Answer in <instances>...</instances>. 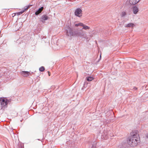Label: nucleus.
Instances as JSON below:
<instances>
[{
	"label": "nucleus",
	"mask_w": 148,
	"mask_h": 148,
	"mask_svg": "<svg viewBox=\"0 0 148 148\" xmlns=\"http://www.w3.org/2000/svg\"><path fill=\"white\" fill-rule=\"evenodd\" d=\"M140 141L139 135L136 133H133L130 137L128 143L130 146L135 147L137 145Z\"/></svg>",
	"instance_id": "f257e3e1"
},
{
	"label": "nucleus",
	"mask_w": 148,
	"mask_h": 148,
	"mask_svg": "<svg viewBox=\"0 0 148 148\" xmlns=\"http://www.w3.org/2000/svg\"><path fill=\"white\" fill-rule=\"evenodd\" d=\"M8 101L6 98L4 97L0 98V104L1 109H4L7 107Z\"/></svg>",
	"instance_id": "f03ea898"
},
{
	"label": "nucleus",
	"mask_w": 148,
	"mask_h": 148,
	"mask_svg": "<svg viewBox=\"0 0 148 148\" xmlns=\"http://www.w3.org/2000/svg\"><path fill=\"white\" fill-rule=\"evenodd\" d=\"M74 14L77 16L81 17L82 16V11L80 8H78L75 10Z\"/></svg>",
	"instance_id": "7ed1b4c3"
},
{
	"label": "nucleus",
	"mask_w": 148,
	"mask_h": 148,
	"mask_svg": "<svg viewBox=\"0 0 148 148\" xmlns=\"http://www.w3.org/2000/svg\"><path fill=\"white\" fill-rule=\"evenodd\" d=\"M85 35V33L84 32H77L75 34L76 36L80 37H84Z\"/></svg>",
	"instance_id": "20e7f679"
},
{
	"label": "nucleus",
	"mask_w": 148,
	"mask_h": 148,
	"mask_svg": "<svg viewBox=\"0 0 148 148\" xmlns=\"http://www.w3.org/2000/svg\"><path fill=\"white\" fill-rule=\"evenodd\" d=\"M75 34L76 33H73L71 30L67 32V35L70 36H76Z\"/></svg>",
	"instance_id": "39448f33"
},
{
	"label": "nucleus",
	"mask_w": 148,
	"mask_h": 148,
	"mask_svg": "<svg viewBox=\"0 0 148 148\" xmlns=\"http://www.w3.org/2000/svg\"><path fill=\"white\" fill-rule=\"evenodd\" d=\"M140 0H129L130 3L133 5L135 4L138 2Z\"/></svg>",
	"instance_id": "423d86ee"
},
{
	"label": "nucleus",
	"mask_w": 148,
	"mask_h": 148,
	"mask_svg": "<svg viewBox=\"0 0 148 148\" xmlns=\"http://www.w3.org/2000/svg\"><path fill=\"white\" fill-rule=\"evenodd\" d=\"M138 8L136 6H134L133 8V13L134 14H136L138 12Z\"/></svg>",
	"instance_id": "0eeeda50"
},
{
	"label": "nucleus",
	"mask_w": 148,
	"mask_h": 148,
	"mask_svg": "<svg viewBox=\"0 0 148 148\" xmlns=\"http://www.w3.org/2000/svg\"><path fill=\"white\" fill-rule=\"evenodd\" d=\"M22 74L25 77H27L30 74V72L27 71H22Z\"/></svg>",
	"instance_id": "6e6552de"
},
{
	"label": "nucleus",
	"mask_w": 148,
	"mask_h": 148,
	"mask_svg": "<svg viewBox=\"0 0 148 148\" xmlns=\"http://www.w3.org/2000/svg\"><path fill=\"white\" fill-rule=\"evenodd\" d=\"M43 9V7H41V8H40L36 12L35 14L36 15H38V14H39L42 12Z\"/></svg>",
	"instance_id": "1a4fd4ad"
},
{
	"label": "nucleus",
	"mask_w": 148,
	"mask_h": 148,
	"mask_svg": "<svg viewBox=\"0 0 148 148\" xmlns=\"http://www.w3.org/2000/svg\"><path fill=\"white\" fill-rule=\"evenodd\" d=\"M134 26V23H130L127 25L125 27H133Z\"/></svg>",
	"instance_id": "9d476101"
},
{
	"label": "nucleus",
	"mask_w": 148,
	"mask_h": 148,
	"mask_svg": "<svg viewBox=\"0 0 148 148\" xmlns=\"http://www.w3.org/2000/svg\"><path fill=\"white\" fill-rule=\"evenodd\" d=\"M48 17L46 15L43 16L41 17L42 21L46 20L48 19Z\"/></svg>",
	"instance_id": "9b49d317"
},
{
	"label": "nucleus",
	"mask_w": 148,
	"mask_h": 148,
	"mask_svg": "<svg viewBox=\"0 0 148 148\" xmlns=\"http://www.w3.org/2000/svg\"><path fill=\"white\" fill-rule=\"evenodd\" d=\"M82 27H83L82 29L85 30L89 29L90 28L89 27L86 26L84 24H83V25H82Z\"/></svg>",
	"instance_id": "f8f14e48"
},
{
	"label": "nucleus",
	"mask_w": 148,
	"mask_h": 148,
	"mask_svg": "<svg viewBox=\"0 0 148 148\" xmlns=\"http://www.w3.org/2000/svg\"><path fill=\"white\" fill-rule=\"evenodd\" d=\"M126 15V12L124 11L122 12L120 14L121 16L122 17H123L125 16Z\"/></svg>",
	"instance_id": "ddd939ff"
},
{
	"label": "nucleus",
	"mask_w": 148,
	"mask_h": 148,
	"mask_svg": "<svg viewBox=\"0 0 148 148\" xmlns=\"http://www.w3.org/2000/svg\"><path fill=\"white\" fill-rule=\"evenodd\" d=\"M82 25H83V24L81 23H80L78 24H75V27H78L79 26H82Z\"/></svg>",
	"instance_id": "4468645a"
},
{
	"label": "nucleus",
	"mask_w": 148,
	"mask_h": 148,
	"mask_svg": "<svg viewBox=\"0 0 148 148\" xmlns=\"http://www.w3.org/2000/svg\"><path fill=\"white\" fill-rule=\"evenodd\" d=\"M87 80L88 81H90L94 79V78L91 77H86Z\"/></svg>",
	"instance_id": "2eb2a0df"
},
{
	"label": "nucleus",
	"mask_w": 148,
	"mask_h": 148,
	"mask_svg": "<svg viewBox=\"0 0 148 148\" xmlns=\"http://www.w3.org/2000/svg\"><path fill=\"white\" fill-rule=\"evenodd\" d=\"M24 12V11H22L21 12H17L15 13H14V16L16 14L17 15H20L21 14H22Z\"/></svg>",
	"instance_id": "dca6fc26"
},
{
	"label": "nucleus",
	"mask_w": 148,
	"mask_h": 148,
	"mask_svg": "<svg viewBox=\"0 0 148 148\" xmlns=\"http://www.w3.org/2000/svg\"><path fill=\"white\" fill-rule=\"evenodd\" d=\"M39 70L40 71H43L45 69V68L43 66H41L39 68Z\"/></svg>",
	"instance_id": "f3484780"
},
{
	"label": "nucleus",
	"mask_w": 148,
	"mask_h": 148,
	"mask_svg": "<svg viewBox=\"0 0 148 148\" xmlns=\"http://www.w3.org/2000/svg\"><path fill=\"white\" fill-rule=\"evenodd\" d=\"M29 7H30L29 6H28L25 7V8H24V10L23 11H24V12L25 11H26L28 9V8H29Z\"/></svg>",
	"instance_id": "a211bd4d"
},
{
	"label": "nucleus",
	"mask_w": 148,
	"mask_h": 148,
	"mask_svg": "<svg viewBox=\"0 0 148 148\" xmlns=\"http://www.w3.org/2000/svg\"><path fill=\"white\" fill-rule=\"evenodd\" d=\"M48 74L49 76H50L51 74H50V72L48 71Z\"/></svg>",
	"instance_id": "6ab92c4d"
},
{
	"label": "nucleus",
	"mask_w": 148,
	"mask_h": 148,
	"mask_svg": "<svg viewBox=\"0 0 148 148\" xmlns=\"http://www.w3.org/2000/svg\"><path fill=\"white\" fill-rule=\"evenodd\" d=\"M147 137L148 138V135L147 136Z\"/></svg>",
	"instance_id": "aec40b11"
}]
</instances>
